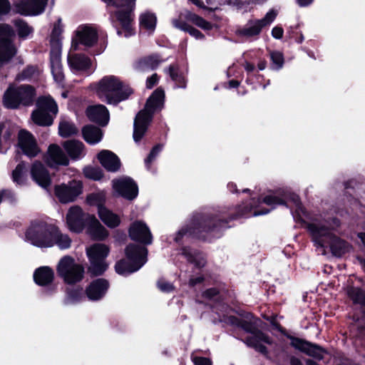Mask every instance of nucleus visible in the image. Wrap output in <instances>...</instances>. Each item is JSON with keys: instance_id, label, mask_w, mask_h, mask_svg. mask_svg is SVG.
<instances>
[{"instance_id": "f257e3e1", "label": "nucleus", "mask_w": 365, "mask_h": 365, "mask_svg": "<svg viewBox=\"0 0 365 365\" xmlns=\"http://www.w3.org/2000/svg\"><path fill=\"white\" fill-rule=\"evenodd\" d=\"M90 88L102 102L114 106L126 100L133 93L124 81L113 75L103 76L91 84Z\"/></svg>"}, {"instance_id": "f03ea898", "label": "nucleus", "mask_w": 365, "mask_h": 365, "mask_svg": "<svg viewBox=\"0 0 365 365\" xmlns=\"http://www.w3.org/2000/svg\"><path fill=\"white\" fill-rule=\"evenodd\" d=\"M164 98L163 90L157 88L148 99L145 108L136 115L133 128V139L135 142H139L143 137L154 113L162 108Z\"/></svg>"}, {"instance_id": "7ed1b4c3", "label": "nucleus", "mask_w": 365, "mask_h": 365, "mask_svg": "<svg viewBox=\"0 0 365 365\" xmlns=\"http://www.w3.org/2000/svg\"><path fill=\"white\" fill-rule=\"evenodd\" d=\"M56 225L48 224L41 220L31 222L26 231V240L31 245L38 247H51L54 245L53 235Z\"/></svg>"}, {"instance_id": "20e7f679", "label": "nucleus", "mask_w": 365, "mask_h": 365, "mask_svg": "<svg viewBox=\"0 0 365 365\" xmlns=\"http://www.w3.org/2000/svg\"><path fill=\"white\" fill-rule=\"evenodd\" d=\"M36 96V90L31 85L10 86L4 94L3 104L9 109L30 106L33 105Z\"/></svg>"}, {"instance_id": "39448f33", "label": "nucleus", "mask_w": 365, "mask_h": 365, "mask_svg": "<svg viewBox=\"0 0 365 365\" xmlns=\"http://www.w3.org/2000/svg\"><path fill=\"white\" fill-rule=\"evenodd\" d=\"M308 230L316 244L322 247L329 245L334 255L341 256L347 250L346 243L334 235L324 225L312 223L309 225Z\"/></svg>"}, {"instance_id": "423d86ee", "label": "nucleus", "mask_w": 365, "mask_h": 365, "mask_svg": "<svg viewBox=\"0 0 365 365\" xmlns=\"http://www.w3.org/2000/svg\"><path fill=\"white\" fill-rule=\"evenodd\" d=\"M128 262L120 260L115 264L120 274H126L138 270L147 261L148 250L141 246L130 245L125 249Z\"/></svg>"}, {"instance_id": "0eeeda50", "label": "nucleus", "mask_w": 365, "mask_h": 365, "mask_svg": "<svg viewBox=\"0 0 365 365\" xmlns=\"http://www.w3.org/2000/svg\"><path fill=\"white\" fill-rule=\"evenodd\" d=\"M56 271L63 282L68 284H74L81 282L84 277V267L82 264L76 262L70 256L62 257L56 267Z\"/></svg>"}, {"instance_id": "6e6552de", "label": "nucleus", "mask_w": 365, "mask_h": 365, "mask_svg": "<svg viewBox=\"0 0 365 365\" xmlns=\"http://www.w3.org/2000/svg\"><path fill=\"white\" fill-rule=\"evenodd\" d=\"M86 252L91 262L88 273L92 276L102 274L108 267L105 259L109 253V248L103 244H96L87 248Z\"/></svg>"}, {"instance_id": "1a4fd4ad", "label": "nucleus", "mask_w": 365, "mask_h": 365, "mask_svg": "<svg viewBox=\"0 0 365 365\" xmlns=\"http://www.w3.org/2000/svg\"><path fill=\"white\" fill-rule=\"evenodd\" d=\"M108 5L115 7V16L121 26L129 30L133 21V11L135 6L136 0H103Z\"/></svg>"}, {"instance_id": "9d476101", "label": "nucleus", "mask_w": 365, "mask_h": 365, "mask_svg": "<svg viewBox=\"0 0 365 365\" xmlns=\"http://www.w3.org/2000/svg\"><path fill=\"white\" fill-rule=\"evenodd\" d=\"M14 31L9 24H0V66L9 62L16 53V48L11 41Z\"/></svg>"}, {"instance_id": "9b49d317", "label": "nucleus", "mask_w": 365, "mask_h": 365, "mask_svg": "<svg viewBox=\"0 0 365 365\" xmlns=\"http://www.w3.org/2000/svg\"><path fill=\"white\" fill-rule=\"evenodd\" d=\"M277 15L275 11L270 10L262 19L250 20L243 28L236 31V34L246 38L257 36L262 28L269 25L275 19Z\"/></svg>"}, {"instance_id": "f8f14e48", "label": "nucleus", "mask_w": 365, "mask_h": 365, "mask_svg": "<svg viewBox=\"0 0 365 365\" xmlns=\"http://www.w3.org/2000/svg\"><path fill=\"white\" fill-rule=\"evenodd\" d=\"M54 191L61 203H68L75 201L82 194L83 184L80 180H73L68 183L56 185Z\"/></svg>"}, {"instance_id": "ddd939ff", "label": "nucleus", "mask_w": 365, "mask_h": 365, "mask_svg": "<svg viewBox=\"0 0 365 365\" xmlns=\"http://www.w3.org/2000/svg\"><path fill=\"white\" fill-rule=\"evenodd\" d=\"M241 326L245 331L253 334L252 336L247 338L245 343L262 354L267 355L268 353L267 349L262 343L272 344L273 342L272 339L268 335L257 330L248 323H243Z\"/></svg>"}, {"instance_id": "4468645a", "label": "nucleus", "mask_w": 365, "mask_h": 365, "mask_svg": "<svg viewBox=\"0 0 365 365\" xmlns=\"http://www.w3.org/2000/svg\"><path fill=\"white\" fill-rule=\"evenodd\" d=\"M89 216L85 214L79 206L70 207L66 215V223L69 230L76 232H81L85 225L88 224Z\"/></svg>"}, {"instance_id": "2eb2a0df", "label": "nucleus", "mask_w": 365, "mask_h": 365, "mask_svg": "<svg viewBox=\"0 0 365 365\" xmlns=\"http://www.w3.org/2000/svg\"><path fill=\"white\" fill-rule=\"evenodd\" d=\"M112 185L114 191L118 195L128 200H133L138 195L137 185L128 177H122L113 180Z\"/></svg>"}, {"instance_id": "dca6fc26", "label": "nucleus", "mask_w": 365, "mask_h": 365, "mask_svg": "<svg viewBox=\"0 0 365 365\" xmlns=\"http://www.w3.org/2000/svg\"><path fill=\"white\" fill-rule=\"evenodd\" d=\"M48 0H22L14 4L16 13L24 16H36L42 13Z\"/></svg>"}, {"instance_id": "f3484780", "label": "nucleus", "mask_w": 365, "mask_h": 365, "mask_svg": "<svg viewBox=\"0 0 365 365\" xmlns=\"http://www.w3.org/2000/svg\"><path fill=\"white\" fill-rule=\"evenodd\" d=\"M75 34V38L73 39V46L75 47L78 43L91 47L97 42V31L91 26L81 25L77 28Z\"/></svg>"}, {"instance_id": "a211bd4d", "label": "nucleus", "mask_w": 365, "mask_h": 365, "mask_svg": "<svg viewBox=\"0 0 365 365\" xmlns=\"http://www.w3.org/2000/svg\"><path fill=\"white\" fill-rule=\"evenodd\" d=\"M18 145L22 152L27 156L33 158L40 153L36 141L33 135L26 130H21L18 135Z\"/></svg>"}, {"instance_id": "6ab92c4d", "label": "nucleus", "mask_w": 365, "mask_h": 365, "mask_svg": "<svg viewBox=\"0 0 365 365\" xmlns=\"http://www.w3.org/2000/svg\"><path fill=\"white\" fill-rule=\"evenodd\" d=\"M130 237L137 242L150 245L152 243L153 237L148 227L142 221H135L129 227Z\"/></svg>"}, {"instance_id": "aec40b11", "label": "nucleus", "mask_w": 365, "mask_h": 365, "mask_svg": "<svg viewBox=\"0 0 365 365\" xmlns=\"http://www.w3.org/2000/svg\"><path fill=\"white\" fill-rule=\"evenodd\" d=\"M45 161L50 167L68 165L69 163L67 155L61 148L56 144L49 145L45 155Z\"/></svg>"}, {"instance_id": "412c9836", "label": "nucleus", "mask_w": 365, "mask_h": 365, "mask_svg": "<svg viewBox=\"0 0 365 365\" xmlns=\"http://www.w3.org/2000/svg\"><path fill=\"white\" fill-rule=\"evenodd\" d=\"M291 345L306 353L307 355L317 359H323L325 353V351L322 347L298 338L292 337Z\"/></svg>"}, {"instance_id": "4be33fe9", "label": "nucleus", "mask_w": 365, "mask_h": 365, "mask_svg": "<svg viewBox=\"0 0 365 365\" xmlns=\"http://www.w3.org/2000/svg\"><path fill=\"white\" fill-rule=\"evenodd\" d=\"M86 115L93 122L101 125L108 124L110 115L108 108L102 104L90 106L86 109Z\"/></svg>"}, {"instance_id": "5701e85b", "label": "nucleus", "mask_w": 365, "mask_h": 365, "mask_svg": "<svg viewBox=\"0 0 365 365\" xmlns=\"http://www.w3.org/2000/svg\"><path fill=\"white\" fill-rule=\"evenodd\" d=\"M98 159L102 166L109 172H117L120 168L118 157L110 150L101 151L98 154Z\"/></svg>"}, {"instance_id": "b1692460", "label": "nucleus", "mask_w": 365, "mask_h": 365, "mask_svg": "<svg viewBox=\"0 0 365 365\" xmlns=\"http://www.w3.org/2000/svg\"><path fill=\"white\" fill-rule=\"evenodd\" d=\"M31 173L34 180L41 187L47 188L50 186V175L41 163L35 162L31 167Z\"/></svg>"}, {"instance_id": "393cba45", "label": "nucleus", "mask_w": 365, "mask_h": 365, "mask_svg": "<svg viewBox=\"0 0 365 365\" xmlns=\"http://www.w3.org/2000/svg\"><path fill=\"white\" fill-rule=\"evenodd\" d=\"M108 286L107 280L98 279L91 282L86 289V294L91 300H98L106 294Z\"/></svg>"}, {"instance_id": "a878e982", "label": "nucleus", "mask_w": 365, "mask_h": 365, "mask_svg": "<svg viewBox=\"0 0 365 365\" xmlns=\"http://www.w3.org/2000/svg\"><path fill=\"white\" fill-rule=\"evenodd\" d=\"M88 222V232L95 240H103L108 236L107 230L93 216H89Z\"/></svg>"}, {"instance_id": "bb28decb", "label": "nucleus", "mask_w": 365, "mask_h": 365, "mask_svg": "<svg viewBox=\"0 0 365 365\" xmlns=\"http://www.w3.org/2000/svg\"><path fill=\"white\" fill-rule=\"evenodd\" d=\"M162 62L163 59L160 57L152 55L139 60L135 65V68L140 72L149 71L155 69Z\"/></svg>"}, {"instance_id": "cd10ccee", "label": "nucleus", "mask_w": 365, "mask_h": 365, "mask_svg": "<svg viewBox=\"0 0 365 365\" xmlns=\"http://www.w3.org/2000/svg\"><path fill=\"white\" fill-rule=\"evenodd\" d=\"M68 61L70 67L76 71H86L91 66L90 58L83 54L69 56Z\"/></svg>"}, {"instance_id": "c85d7f7f", "label": "nucleus", "mask_w": 365, "mask_h": 365, "mask_svg": "<svg viewBox=\"0 0 365 365\" xmlns=\"http://www.w3.org/2000/svg\"><path fill=\"white\" fill-rule=\"evenodd\" d=\"M51 71L55 81L61 83L64 80V74L61 62V52H51Z\"/></svg>"}, {"instance_id": "c756f323", "label": "nucleus", "mask_w": 365, "mask_h": 365, "mask_svg": "<svg viewBox=\"0 0 365 365\" xmlns=\"http://www.w3.org/2000/svg\"><path fill=\"white\" fill-rule=\"evenodd\" d=\"M63 148L72 159H79L84 155V145L81 141L68 140L63 143Z\"/></svg>"}, {"instance_id": "7c9ffc66", "label": "nucleus", "mask_w": 365, "mask_h": 365, "mask_svg": "<svg viewBox=\"0 0 365 365\" xmlns=\"http://www.w3.org/2000/svg\"><path fill=\"white\" fill-rule=\"evenodd\" d=\"M54 273L52 269L48 267H43L36 270L34 274V281L36 284L44 286L52 282Z\"/></svg>"}, {"instance_id": "2f4dec72", "label": "nucleus", "mask_w": 365, "mask_h": 365, "mask_svg": "<svg viewBox=\"0 0 365 365\" xmlns=\"http://www.w3.org/2000/svg\"><path fill=\"white\" fill-rule=\"evenodd\" d=\"M98 213L100 219L108 227L114 228L118 226L120 223V220L118 215L105 207H100Z\"/></svg>"}, {"instance_id": "473e14b6", "label": "nucleus", "mask_w": 365, "mask_h": 365, "mask_svg": "<svg viewBox=\"0 0 365 365\" xmlns=\"http://www.w3.org/2000/svg\"><path fill=\"white\" fill-rule=\"evenodd\" d=\"M84 140L90 144H96L99 143L103 137L102 130L93 125L85 126L82 130Z\"/></svg>"}, {"instance_id": "72a5a7b5", "label": "nucleus", "mask_w": 365, "mask_h": 365, "mask_svg": "<svg viewBox=\"0 0 365 365\" xmlns=\"http://www.w3.org/2000/svg\"><path fill=\"white\" fill-rule=\"evenodd\" d=\"M37 109L42 110L44 112L56 115L58 113V106L56 102L49 96L40 97L37 100Z\"/></svg>"}, {"instance_id": "f704fd0d", "label": "nucleus", "mask_w": 365, "mask_h": 365, "mask_svg": "<svg viewBox=\"0 0 365 365\" xmlns=\"http://www.w3.org/2000/svg\"><path fill=\"white\" fill-rule=\"evenodd\" d=\"M31 119L34 123L41 126H48L53 123L51 115L42 110H34L31 113Z\"/></svg>"}, {"instance_id": "c9c22d12", "label": "nucleus", "mask_w": 365, "mask_h": 365, "mask_svg": "<svg viewBox=\"0 0 365 365\" xmlns=\"http://www.w3.org/2000/svg\"><path fill=\"white\" fill-rule=\"evenodd\" d=\"M62 33V26L61 20L55 24L51 35V51L53 53L61 52V35Z\"/></svg>"}, {"instance_id": "e433bc0d", "label": "nucleus", "mask_w": 365, "mask_h": 365, "mask_svg": "<svg viewBox=\"0 0 365 365\" xmlns=\"http://www.w3.org/2000/svg\"><path fill=\"white\" fill-rule=\"evenodd\" d=\"M53 242L60 249L65 250L71 247V240L65 234L61 233L58 227L56 226V232L53 235Z\"/></svg>"}, {"instance_id": "4c0bfd02", "label": "nucleus", "mask_w": 365, "mask_h": 365, "mask_svg": "<svg viewBox=\"0 0 365 365\" xmlns=\"http://www.w3.org/2000/svg\"><path fill=\"white\" fill-rule=\"evenodd\" d=\"M58 133L61 137L67 138L78 133L76 125L71 122L63 120L60 122L58 126Z\"/></svg>"}, {"instance_id": "58836bf2", "label": "nucleus", "mask_w": 365, "mask_h": 365, "mask_svg": "<svg viewBox=\"0 0 365 365\" xmlns=\"http://www.w3.org/2000/svg\"><path fill=\"white\" fill-rule=\"evenodd\" d=\"M14 24L16 26L19 36L21 38H26L34 31L31 26L21 19L14 21Z\"/></svg>"}, {"instance_id": "ea45409f", "label": "nucleus", "mask_w": 365, "mask_h": 365, "mask_svg": "<svg viewBox=\"0 0 365 365\" xmlns=\"http://www.w3.org/2000/svg\"><path fill=\"white\" fill-rule=\"evenodd\" d=\"M157 18L154 14L145 12L140 17V25L146 29L154 30L156 26Z\"/></svg>"}, {"instance_id": "a19ab883", "label": "nucleus", "mask_w": 365, "mask_h": 365, "mask_svg": "<svg viewBox=\"0 0 365 365\" xmlns=\"http://www.w3.org/2000/svg\"><path fill=\"white\" fill-rule=\"evenodd\" d=\"M173 24L175 27L188 32L191 36H194L197 39L202 38L203 34L197 29L189 26L185 22H180L178 19H174Z\"/></svg>"}, {"instance_id": "79ce46f5", "label": "nucleus", "mask_w": 365, "mask_h": 365, "mask_svg": "<svg viewBox=\"0 0 365 365\" xmlns=\"http://www.w3.org/2000/svg\"><path fill=\"white\" fill-rule=\"evenodd\" d=\"M186 18L187 20L190 21L196 26L202 29L210 30L212 29V25L210 22L205 21L204 19L197 16L195 14L188 12L186 16Z\"/></svg>"}, {"instance_id": "37998d69", "label": "nucleus", "mask_w": 365, "mask_h": 365, "mask_svg": "<svg viewBox=\"0 0 365 365\" xmlns=\"http://www.w3.org/2000/svg\"><path fill=\"white\" fill-rule=\"evenodd\" d=\"M86 201L90 205L97 206L98 211L105 201V195L103 192L92 193L87 196Z\"/></svg>"}, {"instance_id": "c03bdc74", "label": "nucleus", "mask_w": 365, "mask_h": 365, "mask_svg": "<svg viewBox=\"0 0 365 365\" xmlns=\"http://www.w3.org/2000/svg\"><path fill=\"white\" fill-rule=\"evenodd\" d=\"M347 293L354 302L365 304V293L360 289L351 287L348 289Z\"/></svg>"}, {"instance_id": "a18cd8bd", "label": "nucleus", "mask_w": 365, "mask_h": 365, "mask_svg": "<svg viewBox=\"0 0 365 365\" xmlns=\"http://www.w3.org/2000/svg\"><path fill=\"white\" fill-rule=\"evenodd\" d=\"M169 74L173 81H175L178 88L185 87V80L182 74L178 73V68L173 66L169 67Z\"/></svg>"}, {"instance_id": "49530a36", "label": "nucleus", "mask_w": 365, "mask_h": 365, "mask_svg": "<svg viewBox=\"0 0 365 365\" xmlns=\"http://www.w3.org/2000/svg\"><path fill=\"white\" fill-rule=\"evenodd\" d=\"M84 175L89 179L98 180L103 177V173L99 168L88 166L83 169Z\"/></svg>"}, {"instance_id": "de8ad7c7", "label": "nucleus", "mask_w": 365, "mask_h": 365, "mask_svg": "<svg viewBox=\"0 0 365 365\" xmlns=\"http://www.w3.org/2000/svg\"><path fill=\"white\" fill-rule=\"evenodd\" d=\"M24 170V165L23 163L19 164L12 173V178L17 184H22L24 182L23 171Z\"/></svg>"}, {"instance_id": "09e8293b", "label": "nucleus", "mask_w": 365, "mask_h": 365, "mask_svg": "<svg viewBox=\"0 0 365 365\" xmlns=\"http://www.w3.org/2000/svg\"><path fill=\"white\" fill-rule=\"evenodd\" d=\"M271 59L273 63L275 65L276 68H280L282 67L284 63V58L282 53L278 51H272L270 53Z\"/></svg>"}, {"instance_id": "8fccbe9b", "label": "nucleus", "mask_w": 365, "mask_h": 365, "mask_svg": "<svg viewBox=\"0 0 365 365\" xmlns=\"http://www.w3.org/2000/svg\"><path fill=\"white\" fill-rule=\"evenodd\" d=\"M161 150H162V145H158L152 149L150 155H148V157L147 158V159L145 161V164L148 167H149L151 162L154 160V158L160 152Z\"/></svg>"}, {"instance_id": "3c124183", "label": "nucleus", "mask_w": 365, "mask_h": 365, "mask_svg": "<svg viewBox=\"0 0 365 365\" xmlns=\"http://www.w3.org/2000/svg\"><path fill=\"white\" fill-rule=\"evenodd\" d=\"M81 295H83L82 290L68 293V297L66 299V304H69L78 301Z\"/></svg>"}, {"instance_id": "603ef678", "label": "nucleus", "mask_w": 365, "mask_h": 365, "mask_svg": "<svg viewBox=\"0 0 365 365\" xmlns=\"http://www.w3.org/2000/svg\"><path fill=\"white\" fill-rule=\"evenodd\" d=\"M263 202L268 205H275L284 203L283 200L272 195H268L264 197Z\"/></svg>"}, {"instance_id": "864d4df0", "label": "nucleus", "mask_w": 365, "mask_h": 365, "mask_svg": "<svg viewBox=\"0 0 365 365\" xmlns=\"http://www.w3.org/2000/svg\"><path fill=\"white\" fill-rule=\"evenodd\" d=\"M158 287L161 291L165 292H170L174 289L173 285L164 279H160L158 282Z\"/></svg>"}, {"instance_id": "5fc2aeb1", "label": "nucleus", "mask_w": 365, "mask_h": 365, "mask_svg": "<svg viewBox=\"0 0 365 365\" xmlns=\"http://www.w3.org/2000/svg\"><path fill=\"white\" fill-rule=\"evenodd\" d=\"M11 11V4L9 0H0V16L8 14Z\"/></svg>"}, {"instance_id": "6e6d98bb", "label": "nucleus", "mask_w": 365, "mask_h": 365, "mask_svg": "<svg viewBox=\"0 0 365 365\" xmlns=\"http://www.w3.org/2000/svg\"><path fill=\"white\" fill-rule=\"evenodd\" d=\"M265 319L271 323L273 329L277 330L280 333L284 334L285 331L284 328H282L277 321V316L274 315L269 317H265Z\"/></svg>"}, {"instance_id": "4d7b16f0", "label": "nucleus", "mask_w": 365, "mask_h": 365, "mask_svg": "<svg viewBox=\"0 0 365 365\" xmlns=\"http://www.w3.org/2000/svg\"><path fill=\"white\" fill-rule=\"evenodd\" d=\"M192 361L195 365H212L210 359L205 357L195 356Z\"/></svg>"}, {"instance_id": "13d9d810", "label": "nucleus", "mask_w": 365, "mask_h": 365, "mask_svg": "<svg viewBox=\"0 0 365 365\" xmlns=\"http://www.w3.org/2000/svg\"><path fill=\"white\" fill-rule=\"evenodd\" d=\"M158 76L156 73L153 74L150 77L148 78L146 81V87L150 89L152 88L158 83Z\"/></svg>"}, {"instance_id": "bf43d9fd", "label": "nucleus", "mask_w": 365, "mask_h": 365, "mask_svg": "<svg viewBox=\"0 0 365 365\" xmlns=\"http://www.w3.org/2000/svg\"><path fill=\"white\" fill-rule=\"evenodd\" d=\"M284 31L282 27L275 26L272 30V35L274 38L280 39L283 36Z\"/></svg>"}, {"instance_id": "052dcab7", "label": "nucleus", "mask_w": 365, "mask_h": 365, "mask_svg": "<svg viewBox=\"0 0 365 365\" xmlns=\"http://www.w3.org/2000/svg\"><path fill=\"white\" fill-rule=\"evenodd\" d=\"M217 293H218V292L217 291V289H207L205 292L204 294H205V297L211 298V297L217 295Z\"/></svg>"}, {"instance_id": "680f3d73", "label": "nucleus", "mask_w": 365, "mask_h": 365, "mask_svg": "<svg viewBox=\"0 0 365 365\" xmlns=\"http://www.w3.org/2000/svg\"><path fill=\"white\" fill-rule=\"evenodd\" d=\"M300 6H307L312 4L314 0H297Z\"/></svg>"}, {"instance_id": "e2e57ef3", "label": "nucleus", "mask_w": 365, "mask_h": 365, "mask_svg": "<svg viewBox=\"0 0 365 365\" xmlns=\"http://www.w3.org/2000/svg\"><path fill=\"white\" fill-rule=\"evenodd\" d=\"M290 364L291 365H302V363L299 359H297L294 356H292L290 358Z\"/></svg>"}, {"instance_id": "0e129e2a", "label": "nucleus", "mask_w": 365, "mask_h": 365, "mask_svg": "<svg viewBox=\"0 0 365 365\" xmlns=\"http://www.w3.org/2000/svg\"><path fill=\"white\" fill-rule=\"evenodd\" d=\"M245 68L248 72H252L255 70V66L252 63L246 62L245 64Z\"/></svg>"}, {"instance_id": "69168bd1", "label": "nucleus", "mask_w": 365, "mask_h": 365, "mask_svg": "<svg viewBox=\"0 0 365 365\" xmlns=\"http://www.w3.org/2000/svg\"><path fill=\"white\" fill-rule=\"evenodd\" d=\"M202 280H203V278L201 277H197L195 279H191L190 280V284L193 286V285L196 284L197 283L201 282Z\"/></svg>"}, {"instance_id": "338daca9", "label": "nucleus", "mask_w": 365, "mask_h": 365, "mask_svg": "<svg viewBox=\"0 0 365 365\" xmlns=\"http://www.w3.org/2000/svg\"><path fill=\"white\" fill-rule=\"evenodd\" d=\"M240 85V82L235 80H232L229 82V86L230 88H237Z\"/></svg>"}, {"instance_id": "774afa93", "label": "nucleus", "mask_w": 365, "mask_h": 365, "mask_svg": "<svg viewBox=\"0 0 365 365\" xmlns=\"http://www.w3.org/2000/svg\"><path fill=\"white\" fill-rule=\"evenodd\" d=\"M266 67V63L264 61H261L258 63V68L259 70L262 71Z\"/></svg>"}]
</instances>
